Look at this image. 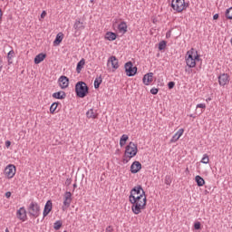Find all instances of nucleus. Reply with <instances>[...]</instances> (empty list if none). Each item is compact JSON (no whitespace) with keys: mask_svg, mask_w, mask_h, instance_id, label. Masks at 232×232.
<instances>
[{"mask_svg":"<svg viewBox=\"0 0 232 232\" xmlns=\"http://www.w3.org/2000/svg\"><path fill=\"white\" fill-rule=\"evenodd\" d=\"M166 48V42L162 41L159 44V50H164Z\"/></svg>","mask_w":232,"mask_h":232,"instance_id":"f704fd0d","label":"nucleus"},{"mask_svg":"<svg viewBox=\"0 0 232 232\" xmlns=\"http://www.w3.org/2000/svg\"><path fill=\"white\" fill-rule=\"evenodd\" d=\"M184 134V129H179L172 137L170 140V142H177L180 137Z\"/></svg>","mask_w":232,"mask_h":232,"instance_id":"f3484780","label":"nucleus"},{"mask_svg":"<svg viewBox=\"0 0 232 232\" xmlns=\"http://www.w3.org/2000/svg\"><path fill=\"white\" fill-rule=\"evenodd\" d=\"M194 228H195V229H199V228H200V222H196V223L194 224Z\"/></svg>","mask_w":232,"mask_h":232,"instance_id":"58836bf2","label":"nucleus"},{"mask_svg":"<svg viewBox=\"0 0 232 232\" xmlns=\"http://www.w3.org/2000/svg\"><path fill=\"white\" fill-rule=\"evenodd\" d=\"M14 55H15V52H14V50L8 53L7 54L8 63H12V59H14Z\"/></svg>","mask_w":232,"mask_h":232,"instance_id":"c756f323","label":"nucleus"},{"mask_svg":"<svg viewBox=\"0 0 232 232\" xmlns=\"http://www.w3.org/2000/svg\"><path fill=\"white\" fill-rule=\"evenodd\" d=\"M106 231L107 232H111V231H113V227H109L106 228Z\"/></svg>","mask_w":232,"mask_h":232,"instance_id":"c03bdc74","label":"nucleus"},{"mask_svg":"<svg viewBox=\"0 0 232 232\" xmlns=\"http://www.w3.org/2000/svg\"><path fill=\"white\" fill-rule=\"evenodd\" d=\"M52 208H53L52 200H48L44 206V217H47L50 214V211H52Z\"/></svg>","mask_w":232,"mask_h":232,"instance_id":"dca6fc26","label":"nucleus"},{"mask_svg":"<svg viewBox=\"0 0 232 232\" xmlns=\"http://www.w3.org/2000/svg\"><path fill=\"white\" fill-rule=\"evenodd\" d=\"M73 188H77V184H73Z\"/></svg>","mask_w":232,"mask_h":232,"instance_id":"09e8293b","label":"nucleus"},{"mask_svg":"<svg viewBox=\"0 0 232 232\" xmlns=\"http://www.w3.org/2000/svg\"><path fill=\"white\" fill-rule=\"evenodd\" d=\"M17 218L20 220H26V210L24 209V208H21L18 211H17Z\"/></svg>","mask_w":232,"mask_h":232,"instance_id":"a211bd4d","label":"nucleus"},{"mask_svg":"<svg viewBox=\"0 0 232 232\" xmlns=\"http://www.w3.org/2000/svg\"><path fill=\"white\" fill-rule=\"evenodd\" d=\"M102 83V77H99L96 78L94 81V88L97 90V88H99V86H101V84Z\"/></svg>","mask_w":232,"mask_h":232,"instance_id":"cd10ccee","label":"nucleus"},{"mask_svg":"<svg viewBox=\"0 0 232 232\" xmlns=\"http://www.w3.org/2000/svg\"><path fill=\"white\" fill-rule=\"evenodd\" d=\"M105 39L107 41H115L117 39V34L112 32H108L105 34Z\"/></svg>","mask_w":232,"mask_h":232,"instance_id":"4be33fe9","label":"nucleus"},{"mask_svg":"<svg viewBox=\"0 0 232 232\" xmlns=\"http://www.w3.org/2000/svg\"><path fill=\"white\" fill-rule=\"evenodd\" d=\"M111 64V67L114 70H117L119 68V60H117V57L115 56H111L108 60V65Z\"/></svg>","mask_w":232,"mask_h":232,"instance_id":"2eb2a0df","label":"nucleus"},{"mask_svg":"<svg viewBox=\"0 0 232 232\" xmlns=\"http://www.w3.org/2000/svg\"><path fill=\"white\" fill-rule=\"evenodd\" d=\"M124 68L128 77H133L137 73V67H134L131 62L126 63Z\"/></svg>","mask_w":232,"mask_h":232,"instance_id":"423d86ee","label":"nucleus"},{"mask_svg":"<svg viewBox=\"0 0 232 232\" xmlns=\"http://www.w3.org/2000/svg\"><path fill=\"white\" fill-rule=\"evenodd\" d=\"M218 82L220 86H226L229 82V76L227 73H223L218 76Z\"/></svg>","mask_w":232,"mask_h":232,"instance_id":"f8f14e48","label":"nucleus"},{"mask_svg":"<svg viewBox=\"0 0 232 232\" xmlns=\"http://www.w3.org/2000/svg\"><path fill=\"white\" fill-rule=\"evenodd\" d=\"M226 17L227 19H232V7L228 8L226 11Z\"/></svg>","mask_w":232,"mask_h":232,"instance_id":"2f4dec72","label":"nucleus"},{"mask_svg":"<svg viewBox=\"0 0 232 232\" xmlns=\"http://www.w3.org/2000/svg\"><path fill=\"white\" fill-rule=\"evenodd\" d=\"M87 118L88 119H97V113H95V111H93V109L89 110L86 112Z\"/></svg>","mask_w":232,"mask_h":232,"instance_id":"a878e982","label":"nucleus"},{"mask_svg":"<svg viewBox=\"0 0 232 232\" xmlns=\"http://www.w3.org/2000/svg\"><path fill=\"white\" fill-rule=\"evenodd\" d=\"M168 87L169 90H172V88H175V82H169L168 84Z\"/></svg>","mask_w":232,"mask_h":232,"instance_id":"e433bc0d","label":"nucleus"},{"mask_svg":"<svg viewBox=\"0 0 232 232\" xmlns=\"http://www.w3.org/2000/svg\"><path fill=\"white\" fill-rule=\"evenodd\" d=\"M150 93H151L152 95H157V93H159V89H157V88H152V89L150 90Z\"/></svg>","mask_w":232,"mask_h":232,"instance_id":"c9c22d12","label":"nucleus"},{"mask_svg":"<svg viewBox=\"0 0 232 232\" xmlns=\"http://www.w3.org/2000/svg\"><path fill=\"white\" fill-rule=\"evenodd\" d=\"M195 180H196L198 186H199V187H202V186H204V184H206V181L200 176H196Z\"/></svg>","mask_w":232,"mask_h":232,"instance_id":"bb28decb","label":"nucleus"},{"mask_svg":"<svg viewBox=\"0 0 232 232\" xmlns=\"http://www.w3.org/2000/svg\"><path fill=\"white\" fill-rule=\"evenodd\" d=\"M138 151L139 149L137 148V144L130 141L125 149V159H133V157L137 155Z\"/></svg>","mask_w":232,"mask_h":232,"instance_id":"20e7f679","label":"nucleus"},{"mask_svg":"<svg viewBox=\"0 0 232 232\" xmlns=\"http://www.w3.org/2000/svg\"><path fill=\"white\" fill-rule=\"evenodd\" d=\"M72 204V192H65L63 195V210L68 209V207Z\"/></svg>","mask_w":232,"mask_h":232,"instance_id":"6e6552de","label":"nucleus"},{"mask_svg":"<svg viewBox=\"0 0 232 232\" xmlns=\"http://www.w3.org/2000/svg\"><path fill=\"white\" fill-rule=\"evenodd\" d=\"M84 64H86V61L82 58L78 63L76 67L77 73H81L82 68H84Z\"/></svg>","mask_w":232,"mask_h":232,"instance_id":"5701e85b","label":"nucleus"},{"mask_svg":"<svg viewBox=\"0 0 232 232\" xmlns=\"http://www.w3.org/2000/svg\"><path fill=\"white\" fill-rule=\"evenodd\" d=\"M5 232H8V228L5 229Z\"/></svg>","mask_w":232,"mask_h":232,"instance_id":"8fccbe9b","label":"nucleus"},{"mask_svg":"<svg viewBox=\"0 0 232 232\" xmlns=\"http://www.w3.org/2000/svg\"><path fill=\"white\" fill-rule=\"evenodd\" d=\"M118 30L121 34H126V32H128V25L126 24V22H121L118 25Z\"/></svg>","mask_w":232,"mask_h":232,"instance_id":"aec40b11","label":"nucleus"},{"mask_svg":"<svg viewBox=\"0 0 232 232\" xmlns=\"http://www.w3.org/2000/svg\"><path fill=\"white\" fill-rule=\"evenodd\" d=\"M213 19H214V20L218 19V14H214Z\"/></svg>","mask_w":232,"mask_h":232,"instance_id":"49530a36","label":"nucleus"},{"mask_svg":"<svg viewBox=\"0 0 232 232\" xmlns=\"http://www.w3.org/2000/svg\"><path fill=\"white\" fill-rule=\"evenodd\" d=\"M58 82L60 84V88H62V90H64V88H68V85L70 84V80H68V77L66 76H61L58 80Z\"/></svg>","mask_w":232,"mask_h":232,"instance_id":"9b49d317","label":"nucleus"},{"mask_svg":"<svg viewBox=\"0 0 232 232\" xmlns=\"http://www.w3.org/2000/svg\"><path fill=\"white\" fill-rule=\"evenodd\" d=\"M2 68H3V62L1 61V58H0V72H1Z\"/></svg>","mask_w":232,"mask_h":232,"instance_id":"de8ad7c7","label":"nucleus"},{"mask_svg":"<svg viewBox=\"0 0 232 232\" xmlns=\"http://www.w3.org/2000/svg\"><path fill=\"white\" fill-rule=\"evenodd\" d=\"M140 169H142V164L139 161H134L130 166V172L131 173H139Z\"/></svg>","mask_w":232,"mask_h":232,"instance_id":"4468645a","label":"nucleus"},{"mask_svg":"<svg viewBox=\"0 0 232 232\" xmlns=\"http://www.w3.org/2000/svg\"><path fill=\"white\" fill-rule=\"evenodd\" d=\"M57 106L58 104L56 102L53 103L50 107V112L51 113H54L55 112V110H57Z\"/></svg>","mask_w":232,"mask_h":232,"instance_id":"473e14b6","label":"nucleus"},{"mask_svg":"<svg viewBox=\"0 0 232 232\" xmlns=\"http://www.w3.org/2000/svg\"><path fill=\"white\" fill-rule=\"evenodd\" d=\"M53 97L54 99H65L66 93L64 92H57L53 93Z\"/></svg>","mask_w":232,"mask_h":232,"instance_id":"b1692460","label":"nucleus"},{"mask_svg":"<svg viewBox=\"0 0 232 232\" xmlns=\"http://www.w3.org/2000/svg\"><path fill=\"white\" fill-rule=\"evenodd\" d=\"M171 6L173 10L180 14V12H184L188 8V4H186L185 0H172Z\"/></svg>","mask_w":232,"mask_h":232,"instance_id":"39448f33","label":"nucleus"},{"mask_svg":"<svg viewBox=\"0 0 232 232\" xmlns=\"http://www.w3.org/2000/svg\"><path fill=\"white\" fill-rule=\"evenodd\" d=\"M88 85H86V82H78L75 84V92L77 97H80V99H84L86 95H88Z\"/></svg>","mask_w":232,"mask_h":232,"instance_id":"7ed1b4c3","label":"nucleus"},{"mask_svg":"<svg viewBox=\"0 0 232 232\" xmlns=\"http://www.w3.org/2000/svg\"><path fill=\"white\" fill-rule=\"evenodd\" d=\"M12 145V142L10 140L5 141V147L8 148Z\"/></svg>","mask_w":232,"mask_h":232,"instance_id":"37998d69","label":"nucleus"},{"mask_svg":"<svg viewBox=\"0 0 232 232\" xmlns=\"http://www.w3.org/2000/svg\"><path fill=\"white\" fill-rule=\"evenodd\" d=\"M70 184H72V179H67L65 181V185L70 186Z\"/></svg>","mask_w":232,"mask_h":232,"instance_id":"ea45409f","label":"nucleus"},{"mask_svg":"<svg viewBox=\"0 0 232 232\" xmlns=\"http://www.w3.org/2000/svg\"><path fill=\"white\" fill-rule=\"evenodd\" d=\"M73 28L75 30V35H81V33H78L80 30H84L86 26L84 23L81 22L80 20H76L73 24Z\"/></svg>","mask_w":232,"mask_h":232,"instance_id":"9d476101","label":"nucleus"},{"mask_svg":"<svg viewBox=\"0 0 232 232\" xmlns=\"http://www.w3.org/2000/svg\"><path fill=\"white\" fill-rule=\"evenodd\" d=\"M143 84L145 86H150V82H153V72H149L143 76Z\"/></svg>","mask_w":232,"mask_h":232,"instance_id":"ddd939ff","label":"nucleus"},{"mask_svg":"<svg viewBox=\"0 0 232 232\" xmlns=\"http://www.w3.org/2000/svg\"><path fill=\"white\" fill-rule=\"evenodd\" d=\"M165 184L167 186H171V178L169 176H166V178H165Z\"/></svg>","mask_w":232,"mask_h":232,"instance_id":"72a5a7b5","label":"nucleus"},{"mask_svg":"<svg viewBox=\"0 0 232 232\" xmlns=\"http://www.w3.org/2000/svg\"><path fill=\"white\" fill-rule=\"evenodd\" d=\"M130 139V137H128V135L123 134L121 139H120V146L121 148H122L123 146H126V142L128 141V140Z\"/></svg>","mask_w":232,"mask_h":232,"instance_id":"393cba45","label":"nucleus"},{"mask_svg":"<svg viewBox=\"0 0 232 232\" xmlns=\"http://www.w3.org/2000/svg\"><path fill=\"white\" fill-rule=\"evenodd\" d=\"M63 37H64V34H63V33H59L56 35L55 40L53 41L54 46H59V44H61V43H63Z\"/></svg>","mask_w":232,"mask_h":232,"instance_id":"6ab92c4d","label":"nucleus"},{"mask_svg":"<svg viewBox=\"0 0 232 232\" xmlns=\"http://www.w3.org/2000/svg\"><path fill=\"white\" fill-rule=\"evenodd\" d=\"M200 55L194 48L187 52L186 63L188 68H195L197 66V61H199Z\"/></svg>","mask_w":232,"mask_h":232,"instance_id":"f03ea898","label":"nucleus"},{"mask_svg":"<svg viewBox=\"0 0 232 232\" xmlns=\"http://www.w3.org/2000/svg\"><path fill=\"white\" fill-rule=\"evenodd\" d=\"M40 211H41V208L37 203L32 202L29 205L28 212L30 215H32V217H34L35 218H37V217H39Z\"/></svg>","mask_w":232,"mask_h":232,"instance_id":"0eeeda50","label":"nucleus"},{"mask_svg":"<svg viewBox=\"0 0 232 232\" xmlns=\"http://www.w3.org/2000/svg\"><path fill=\"white\" fill-rule=\"evenodd\" d=\"M168 36H169V34H167V37H168Z\"/></svg>","mask_w":232,"mask_h":232,"instance_id":"603ef678","label":"nucleus"},{"mask_svg":"<svg viewBox=\"0 0 232 232\" xmlns=\"http://www.w3.org/2000/svg\"><path fill=\"white\" fill-rule=\"evenodd\" d=\"M197 108H201L202 110H206V105H205V103H198L197 105Z\"/></svg>","mask_w":232,"mask_h":232,"instance_id":"4c0bfd02","label":"nucleus"},{"mask_svg":"<svg viewBox=\"0 0 232 232\" xmlns=\"http://www.w3.org/2000/svg\"><path fill=\"white\" fill-rule=\"evenodd\" d=\"M201 162L202 164H209V156L208 154L203 155Z\"/></svg>","mask_w":232,"mask_h":232,"instance_id":"7c9ffc66","label":"nucleus"},{"mask_svg":"<svg viewBox=\"0 0 232 232\" xmlns=\"http://www.w3.org/2000/svg\"><path fill=\"white\" fill-rule=\"evenodd\" d=\"M126 162H128V160H126Z\"/></svg>","mask_w":232,"mask_h":232,"instance_id":"5fc2aeb1","label":"nucleus"},{"mask_svg":"<svg viewBox=\"0 0 232 232\" xmlns=\"http://www.w3.org/2000/svg\"><path fill=\"white\" fill-rule=\"evenodd\" d=\"M5 197H6V198H10V197H12V192H10V191L6 192Z\"/></svg>","mask_w":232,"mask_h":232,"instance_id":"79ce46f5","label":"nucleus"},{"mask_svg":"<svg viewBox=\"0 0 232 232\" xmlns=\"http://www.w3.org/2000/svg\"><path fill=\"white\" fill-rule=\"evenodd\" d=\"M129 200L132 204L131 209L134 215H139L142 213V209H146V192L142 186H136L130 190Z\"/></svg>","mask_w":232,"mask_h":232,"instance_id":"f257e3e1","label":"nucleus"},{"mask_svg":"<svg viewBox=\"0 0 232 232\" xmlns=\"http://www.w3.org/2000/svg\"><path fill=\"white\" fill-rule=\"evenodd\" d=\"M42 19H44L46 17V11H43L41 14Z\"/></svg>","mask_w":232,"mask_h":232,"instance_id":"a19ab883","label":"nucleus"},{"mask_svg":"<svg viewBox=\"0 0 232 232\" xmlns=\"http://www.w3.org/2000/svg\"><path fill=\"white\" fill-rule=\"evenodd\" d=\"M168 36H169V34H167V37H168Z\"/></svg>","mask_w":232,"mask_h":232,"instance_id":"864d4df0","label":"nucleus"},{"mask_svg":"<svg viewBox=\"0 0 232 232\" xmlns=\"http://www.w3.org/2000/svg\"><path fill=\"white\" fill-rule=\"evenodd\" d=\"M63 227V221H56L53 224V228L57 231L59 229H61V227Z\"/></svg>","mask_w":232,"mask_h":232,"instance_id":"c85d7f7f","label":"nucleus"},{"mask_svg":"<svg viewBox=\"0 0 232 232\" xmlns=\"http://www.w3.org/2000/svg\"><path fill=\"white\" fill-rule=\"evenodd\" d=\"M5 175L7 179H14L15 176V166L10 164L5 169Z\"/></svg>","mask_w":232,"mask_h":232,"instance_id":"1a4fd4ad","label":"nucleus"},{"mask_svg":"<svg viewBox=\"0 0 232 232\" xmlns=\"http://www.w3.org/2000/svg\"><path fill=\"white\" fill-rule=\"evenodd\" d=\"M46 59V54L44 53H39L34 58V64H40V63H43V60Z\"/></svg>","mask_w":232,"mask_h":232,"instance_id":"412c9836","label":"nucleus"},{"mask_svg":"<svg viewBox=\"0 0 232 232\" xmlns=\"http://www.w3.org/2000/svg\"><path fill=\"white\" fill-rule=\"evenodd\" d=\"M91 3H93V0H91Z\"/></svg>","mask_w":232,"mask_h":232,"instance_id":"3c124183","label":"nucleus"},{"mask_svg":"<svg viewBox=\"0 0 232 232\" xmlns=\"http://www.w3.org/2000/svg\"><path fill=\"white\" fill-rule=\"evenodd\" d=\"M2 19H3V11H1V9H0V23H1Z\"/></svg>","mask_w":232,"mask_h":232,"instance_id":"a18cd8bd","label":"nucleus"}]
</instances>
